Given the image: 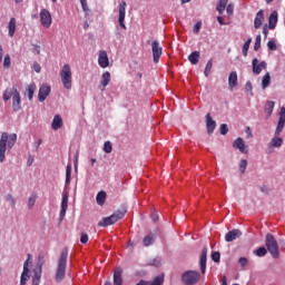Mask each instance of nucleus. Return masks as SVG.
I'll return each mask as SVG.
<instances>
[{
	"instance_id": "f257e3e1",
	"label": "nucleus",
	"mask_w": 285,
	"mask_h": 285,
	"mask_svg": "<svg viewBox=\"0 0 285 285\" xmlns=\"http://www.w3.org/2000/svg\"><path fill=\"white\" fill-rule=\"evenodd\" d=\"M17 144V134L8 135V132H2L0 138V161L3 164L6 161V150H12Z\"/></svg>"
},
{
	"instance_id": "f03ea898",
	"label": "nucleus",
	"mask_w": 285,
	"mask_h": 285,
	"mask_svg": "<svg viewBox=\"0 0 285 285\" xmlns=\"http://www.w3.org/2000/svg\"><path fill=\"white\" fill-rule=\"evenodd\" d=\"M3 101H10L12 99V108L14 112H19L21 110V94L17 89V86L11 88H7L2 96Z\"/></svg>"
},
{
	"instance_id": "7ed1b4c3",
	"label": "nucleus",
	"mask_w": 285,
	"mask_h": 285,
	"mask_svg": "<svg viewBox=\"0 0 285 285\" xmlns=\"http://www.w3.org/2000/svg\"><path fill=\"white\" fill-rule=\"evenodd\" d=\"M66 266H68V247H65L58 259L55 279L59 284L66 279Z\"/></svg>"
},
{
	"instance_id": "20e7f679",
	"label": "nucleus",
	"mask_w": 285,
	"mask_h": 285,
	"mask_svg": "<svg viewBox=\"0 0 285 285\" xmlns=\"http://www.w3.org/2000/svg\"><path fill=\"white\" fill-rule=\"evenodd\" d=\"M60 79L66 90H72V68H70V65L66 63L62 66L60 70Z\"/></svg>"
},
{
	"instance_id": "39448f33",
	"label": "nucleus",
	"mask_w": 285,
	"mask_h": 285,
	"mask_svg": "<svg viewBox=\"0 0 285 285\" xmlns=\"http://www.w3.org/2000/svg\"><path fill=\"white\" fill-rule=\"evenodd\" d=\"M265 246L268 253H271L272 257H274V259H277V257H279V244H277V239H275V236H273V234L266 235Z\"/></svg>"
},
{
	"instance_id": "423d86ee",
	"label": "nucleus",
	"mask_w": 285,
	"mask_h": 285,
	"mask_svg": "<svg viewBox=\"0 0 285 285\" xmlns=\"http://www.w3.org/2000/svg\"><path fill=\"white\" fill-rule=\"evenodd\" d=\"M202 279V274L195 271H187L181 275L183 284L185 285H195Z\"/></svg>"
},
{
	"instance_id": "0eeeda50",
	"label": "nucleus",
	"mask_w": 285,
	"mask_h": 285,
	"mask_svg": "<svg viewBox=\"0 0 285 285\" xmlns=\"http://www.w3.org/2000/svg\"><path fill=\"white\" fill-rule=\"evenodd\" d=\"M40 23L43 28H50L52 26V14H50L48 9H41Z\"/></svg>"
},
{
	"instance_id": "6e6552de",
	"label": "nucleus",
	"mask_w": 285,
	"mask_h": 285,
	"mask_svg": "<svg viewBox=\"0 0 285 285\" xmlns=\"http://www.w3.org/2000/svg\"><path fill=\"white\" fill-rule=\"evenodd\" d=\"M151 52L154 57V63H159V59H161L163 48L159 46V41L154 40L151 42Z\"/></svg>"
},
{
	"instance_id": "1a4fd4ad",
	"label": "nucleus",
	"mask_w": 285,
	"mask_h": 285,
	"mask_svg": "<svg viewBox=\"0 0 285 285\" xmlns=\"http://www.w3.org/2000/svg\"><path fill=\"white\" fill-rule=\"evenodd\" d=\"M252 66H253L254 75H262V70H266V68H268V65L266 63V61L259 62L257 58L253 59Z\"/></svg>"
},
{
	"instance_id": "9d476101",
	"label": "nucleus",
	"mask_w": 285,
	"mask_h": 285,
	"mask_svg": "<svg viewBox=\"0 0 285 285\" xmlns=\"http://www.w3.org/2000/svg\"><path fill=\"white\" fill-rule=\"evenodd\" d=\"M126 1L120 2L119 4V17H118V23L122 30H126Z\"/></svg>"
},
{
	"instance_id": "9b49d317",
	"label": "nucleus",
	"mask_w": 285,
	"mask_h": 285,
	"mask_svg": "<svg viewBox=\"0 0 285 285\" xmlns=\"http://www.w3.org/2000/svg\"><path fill=\"white\" fill-rule=\"evenodd\" d=\"M68 191L62 193V202H61V209H60V222L66 219V213L68 212Z\"/></svg>"
},
{
	"instance_id": "f8f14e48",
	"label": "nucleus",
	"mask_w": 285,
	"mask_h": 285,
	"mask_svg": "<svg viewBox=\"0 0 285 285\" xmlns=\"http://www.w3.org/2000/svg\"><path fill=\"white\" fill-rule=\"evenodd\" d=\"M126 213H128V208L126 206H121L112 215H110L111 219L114 220V224H117V222L124 219V217H126Z\"/></svg>"
},
{
	"instance_id": "ddd939ff",
	"label": "nucleus",
	"mask_w": 285,
	"mask_h": 285,
	"mask_svg": "<svg viewBox=\"0 0 285 285\" xmlns=\"http://www.w3.org/2000/svg\"><path fill=\"white\" fill-rule=\"evenodd\" d=\"M50 92H51L50 86H48L47 83L41 85L38 94V100L40 102H43L45 99H48V97L50 96Z\"/></svg>"
},
{
	"instance_id": "4468645a",
	"label": "nucleus",
	"mask_w": 285,
	"mask_h": 285,
	"mask_svg": "<svg viewBox=\"0 0 285 285\" xmlns=\"http://www.w3.org/2000/svg\"><path fill=\"white\" fill-rule=\"evenodd\" d=\"M284 126H285V107H282L279 112L278 124L275 131L276 136L282 135V130H284Z\"/></svg>"
},
{
	"instance_id": "2eb2a0df",
	"label": "nucleus",
	"mask_w": 285,
	"mask_h": 285,
	"mask_svg": "<svg viewBox=\"0 0 285 285\" xmlns=\"http://www.w3.org/2000/svg\"><path fill=\"white\" fill-rule=\"evenodd\" d=\"M98 65L100 68H108V66H110V60L108 59V52H106V50L99 51Z\"/></svg>"
},
{
	"instance_id": "dca6fc26",
	"label": "nucleus",
	"mask_w": 285,
	"mask_h": 285,
	"mask_svg": "<svg viewBox=\"0 0 285 285\" xmlns=\"http://www.w3.org/2000/svg\"><path fill=\"white\" fill-rule=\"evenodd\" d=\"M233 147L237 148L239 150V153H243V155H248V147L246 146V144L244 142L243 138H237L234 142H233Z\"/></svg>"
},
{
	"instance_id": "f3484780",
	"label": "nucleus",
	"mask_w": 285,
	"mask_h": 285,
	"mask_svg": "<svg viewBox=\"0 0 285 285\" xmlns=\"http://www.w3.org/2000/svg\"><path fill=\"white\" fill-rule=\"evenodd\" d=\"M206 128H207L208 135H213V132H215V128H217V122L213 120V117L210 116V114L206 115Z\"/></svg>"
},
{
	"instance_id": "a211bd4d",
	"label": "nucleus",
	"mask_w": 285,
	"mask_h": 285,
	"mask_svg": "<svg viewBox=\"0 0 285 285\" xmlns=\"http://www.w3.org/2000/svg\"><path fill=\"white\" fill-rule=\"evenodd\" d=\"M242 237V230L232 229L225 235V242H235V239H239Z\"/></svg>"
},
{
	"instance_id": "6ab92c4d",
	"label": "nucleus",
	"mask_w": 285,
	"mask_h": 285,
	"mask_svg": "<svg viewBox=\"0 0 285 285\" xmlns=\"http://www.w3.org/2000/svg\"><path fill=\"white\" fill-rule=\"evenodd\" d=\"M124 271L121 267H116L114 271V284L115 285H121L124 284V278L121 277Z\"/></svg>"
},
{
	"instance_id": "aec40b11",
	"label": "nucleus",
	"mask_w": 285,
	"mask_h": 285,
	"mask_svg": "<svg viewBox=\"0 0 285 285\" xmlns=\"http://www.w3.org/2000/svg\"><path fill=\"white\" fill-rule=\"evenodd\" d=\"M208 257V248H203L200 254V271L204 274H206V262Z\"/></svg>"
},
{
	"instance_id": "412c9836",
	"label": "nucleus",
	"mask_w": 285,
	"mask_h": 285,
	"mask_svg": "<svg viewBox=\"0 0 285 285\" xmlns=\"http://www.w3.org/2000/svg\"><path fill=\"white\" fill-rule=\"evenodd\" d=\"M52 130H59L60 128H63V119L60 115H56L53 117V120L51 122Z\"/></svg>"
},
{
	"instance_id": "4be33fe9",
	"label": "nucleus",
	"mask_w": 285,
	"mask_h": 285,
	"mask_svg": "<svg viewBox=\"0 0 285 285\" xmlns=\"http://www.w3.org/2000/svg\"><path fill=\"white\" fill-rule=\"evenodd\" d=\"M108 83H110V71H105L101 75V80H100V90L104 92V90H106V87L108 86Z\"/></svg>"
},
{
	"instance_id": "5701e85b",
	"label": "nucleus",
	"mask_w": 285,
	"mask_h": 285,
	"mask_svg": "<svg viewBox=\"0 0 285 285\" xmlns=\"http://www.w3.org/2000/svg\"><path fill=\"white\" fill-rule=\"evenodd\" d=\"M264 23V10H259L256 13L255 20H254V28L259 29L262 28Z\"/></svg>"
},
{
	"instance_id": "b1692460",
	"label": "nucleus",
	"mask_w": 285,
	"mask_h": 285,
	"mask_svg": "<svg viewBox=\"0 0 285 285\" xmlns=\"http://www.w3.org/2000/svg\"><path fill=\"white\" fill-rule=\"evenodd\" d=\"M237 71H232L228 76V87L233 90V88H237Z\"/></svg>"
},
{
	"instance_id": "393cba45",
	"label": "nucleus",
	"mask_w": 285,
	"mask_h": 285,
	"mask_svg": "<svg viewBox=\"0 0 285 285\" xmlns=\"http://www.w3.org/2000/svg\"><path fill=\"white\" fill-rule=\"evenodd\" d=\"M37 90V85L30 83L24 91V95L28 97L29 101H32V98L35 97V91Z\"/></svg>"
},
{
	"instance_id": "a878e982",
	"label": "nucleus",
	"mask_w": 285,
	"mask_h": 285,
	"mask_svg": "<svg viewBox=\"0 0 285 285\" xmlns=\"http://www.w3.org/2000/svg\"><path fill=\"white\" fill-rule=\"evenodd\" d=\"M268 26H269V30H275V26H277V11H273L269 14Z\"/></svg>"
},
{
	"instance_id": "bb28decb",
	"label": "nucleus",
	"mask_w": 285,
	"mask_h": 285,
	"mask_svg": "<svg viewBox=\"0 0 285 285\" xmlns=\"http://www.w3.org/2000/svg\"><path fill=\"white\" fill-rule=\"evenodd\" d=\"M115 224V220H112L111 216L104 217L99 223L98 226L100 228H107V226H112Z\"/></svg>"
},
{
	"instance_id": "cd10ccee",
	"label": "nucleus",
	"mask_w": 285,
	"mask_h": 285,
	"mask_svg": "<svg viewBox=\"0 0 285 285\" xmlns=\"http://www.w3.org/2000/svg\"><path fill=\"white\" fill-rule=\"evenodd\" d=\"M199 57L200 53L199 51H194L188 56V61L193 65V66H197V63H199Z\"/></svg>"
},
{
	"instance_id": "c85d7f7f",
	"label": "nucleus",
	"mask_w": 285,
	"mask_h": 285,
	"mask_svg": "<svg viewBox=\"0 0 285 285\" xmlns=\"http://www.w3.org/2000/svg\"><path fill=\"white\" fill-rule=\"evenodd\" d=\"M9 28V37H14V32L17 30V19L11 18L8 24Z\"/></svg>"
},
{
	"instance_id": "c756f323",
	"label": "nucleus",
	"mask_w": 285,
	"mask_h": 285,
	"mask_svg": "<svg viewBox=\"0 0 285 285\" xmlns=\"http://www.w3.org/2000/svg\"><path fill=\"white\" fill-rule=\"evenodd\" d=\"M274 109H275V101L268 100L265 105V112L267 115V119L273 115Z\"/></svg>"
},
{
	"instance_id": "7c9ffc66",
	"label": "nucleus",
	"mask_w": 285,
	"mask_h": 285,
	"mask_svg": "<svg viewBox=\"0 0 285 285\" xmlns=\"http://www.w3.org/2000/svg\"><path fill=\"white\" fill-rule=\"evenodd\" d=\"M106 191H99L96 196V202L98 204V206H104V204H106Z\"/></svg>"
},
{
	"instance_id": "2f4dec72",
	"label": "nucleus",
	"mask_w": 285,
	"mask_h": 285,
	"mask_svg": "<svg viewBox=\"0 0 285 285\" xmlns=\"http://www.w3.org/2000/svg\"><path fill=\"white\" fill-rule=\"evenodd\" d=\"M226 6H228V0H219L216 10L219 12V14H224V10H226Z\"/></svg>"
},
{
	"instance_id": "473e14b6",
	"label": "nucleus",
	"mask_w": 285,
	"mask_h": 285,
	"mask_svg": "<svg viewBox=\"0 0 285 285\" xmlns=\"http://www.w3.org/2000/svg\"><path fill=\"white\" fill-rule=\"evenodd\" d=\"M268 86H271V73L267 72L262 80V89L266 90V88H268Z\"/></svg>"
},
{
	"instance_id": "72a5a7b5",
	"label": "nucleus",
	"mask_w": 285,
	"mask_h": 285,
	"mask_svg": "<svg viewBox=\"0 0 285 285\" xmlns=\"http://www.w3.org/2000/svg\"><path fill=\"white\" fill-rule=\"evenodd\" d=\"M154 242H155V235H153V234L145 236L142 239L144 246H151V244H154Z\"/></svg>"
},
{
	"instance_id": "f704fd0d",
	"label": "nucleus",
	"mask_w": 285,
	"mask_h": 285,
	"mask_svg": "<svg viewBox=\"0 0 285 285\" xmlns=\"http://www.w3.org/2000/svg\"><path fill=\"white\" fill-rule=\"evenodd\" d=\"M71 175H72V165L69 164L67 165V168H66V186H69Z\"/></svg>"
},
{
	"instance_id": "c9c22d12",
	"label": "nucleus",
	"mask_w": 285,
	"mask_h": 285,
	"mask_svg": "<svg viewBox=\"0 0 285 285\" xmlns=\"http://www.w3.org/2000/svg\"><path fill=\"white\" fill-rule=\"evenodd\" d=\"M282 144H284V139L279 137H274L271 141V146H273V148H279L282 147Z\"/></svg>"
},
{
	"instance_id": "e433bc0d",
	"label": "nucleus",
	"mask_w": 285,
	"mask_h": 285,
	"mask_svg": "<svg viewBox=\"0 0 285 285\" xmlns=\"http://www.w3.org/2000/svg\"><path fill=\"white\" fill-rule=\"evenodd\" d=\"M253 42L252 38H248L243 45V55L244 57H248V49L250 48V43Z\"/></svg>"
},
{
	"instance_id": "4c0bfd02",
	"label": "nucleus",
	"mask_w": 285,
	"mask_h": 285,
	"mask_svg": "<svg viewBox=\"0 0 285 285\" xmlns=\"http://www.w3.org/2000/svg\"><path fill=\"white\" fill-rule=\"evenodd\" d=\"M210 70H213V59H209L206 63L204 75L205 77H209Z\"/></svg>"
},
{
	"instance_id": "58836bf2",
	"label": "nucleus",
	"mask_w": 285,
	"mask_h": 285,
	"mask_svg": "<svg viewBox=\"0 0 285 285\" xmlns=\"http://www.w3.org/2000/svg\"><path fill=\"white\" fill-rule=\"evenodd\" d=\"M247 166H248V160H246V159L240 160L239 170H240L242 175H244L246 173Z\"/></svg>"
},
{
	"instance_id": "ea45409f",
	"label": "nucleus",
	"mask_w": 285,
	"mask_h": 285,
	"mask_svg": "<svg viewBox=\"0 0 285 285\" xmlns=\"http://www.w3.org/2000/svg\"><path fill=\"white\" fill-rule=\"evenodd\" d=\"M104 151L107 153V154L112 153V142L105 141V144H104Z\"/></svg>"
},
{
	"instance_id": "a19ab883",
	"label": "nucleus",
	"mask_w": 285,
	"mask_h": 285,
	"mask_svg": "<svg viewBox=\"0 0 285 285\" xmlns=\"http://www.w3.org/2000/svg\"><path fill=\"white\" fill-rule=\"evenodd\" d=\"M268 253V249L266 247H259L256 249L257 257H264Z\"/></svg>"
},
{
	"instance_id": "79ce46f5",
	"label": "nucleus",
	"mask_w": 285,
	"mask_h": 285,
	"mask_svg": "<svg viewBox=\"0 0 285 285\" xmlns=\"http://www.w3.org/2000/svg\"><path fill=\"white\" fill-rule=\"evenodd\" d=\"M259 48H262V36H257L255 39V45H254V50H259Z\"/></svg>"
},
{
	"instance_id": "37998d69",
	"label": "nucleus",
	"mask_w": 285,
	"mask_h": 285,
	"mask_svg": "<svg viewBox=\"0 0 285 285\" xmlns=\"http://www.w3.org/2000/svg\"><path fill=\"white\" fill-rule=\"evenodd\" d=\"M212 259L213 262H215L216 264H219V259H222V254H219V252H214L212 254Z\"/></svg>"
},
{
	"instance_id": "c03bdc74",
	"label": "nucleus",
	"mask_w": 285,
	"mask_h": 285,
	"mask_svg": "<svg viewBox=\"0 0 285 285\" xmlns=\"http://www.w3.org/2000/svg\"><path fill=\"white\" fill-rule=\"evenodd\" d=\"M151 284H155V285H161L164 284V276L159 275V276H156L154 278V281L151 282Z\"/></svg>"
},
{
	"instance_id": "a18cd8bd",
	"label": "nucleus",
	"mask_w": 285,
	"mask_h": 285,
	"mask_svg": "<svg viewBox=\"0 0 285 285\" xmlns=\"http://www.w3.org/2000/svg\"><path fill=\"white\" fill-rule=\"evenodd\" d=\"M40 282H41V273L35 274V276L32 277V285H39Z\"/></svg>"
},
{
	"instance_id": "49530a36",
	"label": "nucleus",
	"mask_w": 285,
	"mask_h": 285,
	"mask_svg": "<svg viewBox=\"0 0 285 285\" xmlns=\"http://www.w3.org/2000/svg\"><path fill=\"white\" fill-rule=\"evenodd\" d=\"M37 203V195H33L29 198V202H28V207L29 208H32V206H35V204Z\"/></svg>"
},
{
	"instance_id": "de8ad7c7",
	"label": "nucleus",
	"mask_w": 285,
	"mask_h": 285,
	"mask_svg": "<svg viewBox=\"0 0 285 285\" xmlns=\"http://www.w3.org/2000/svg\"><path fill=\"white\" fill-rule=\"evenodd\" d=\"M88 239H89L88 235L82 232L80 234V242H81V244H88Z\"/></svg>"
},
{
	"instance_id": "09e8293b",
	"label": "nucleus",
	"mask_w": 285,
	"mask_h": 285,
	"mask_svg": "<svg viewBox=\"0 0 285 285\" xmlns=\"http://www.w3.org/2000/svg\"><path fill=\"white\" fill-rule=\"evenodd\" d=\"M220 135H228V125L226 124L220 125Z\"/></svg>"
},
{
	"instance_id": "8fccbe9b",
	"label": "nucleus",
	"mask_w": 285,
	"mask_h": 285,
	"mask_svg": "<svg viewBox=\"0 0 285 285\" xmlns=\"http://www.w3.org/2000/svg\"><path fill=\"white\" fill-rule=\"evenodd\" d=\"M6 199H7V202H9V204H11V206L14 207V204H16L14 196H12L11 194H8L6 196Z\"/></svg>"
},
{
	"instance_id": "3c124183",
	"label": "nucleus",
	"mask_w": 285,
	"mask_h": 285,
	"mask_svg": "<svg viewBox=\"0 0 285 285\" xmlns=\"http://www.w3.org/2000/svg\"><path fill=\"white\" fill-rule=\"evenodd\" d=\"M238 264L244 268L245 266L248 265V258L240 257L239 261H238Z\"/></svg>"
},
{
	"instance_id": "603ef678",
	"label": "nucleus",
	"mask_w": 285,
	"mask_h": 285,
	"mask_svg": "<svg viewBox=\"0 0 285 285\" xmlns=\"http://www.w3.org/2000/svg\"><path fill=\"white\" fill-rule=\"evenodd\" d=\"M235 11V6L233 3H229L226 8V12L227 14H233V12Z\"/></svg>"
},
{
	"instance_id": "864d4df0",
	"label": "nucleus",
	"mask_w": 285,
	"mask_h": 285,
	"mask_svg": "<svg viewBox=\"0 0 285 285\" xmlns=\"http://www.w3.org/2000/svg\"><path fill=\"white\" fill-rule=\"evenodd\" d=\"M28 279H30V276L27 274V275H23L21 274V277H20V284H27Z\"/></svg>"
},
{
	"instance_id": "5fc2aeb1",
	"label": "nucleus",
	"mask_w": 285,
	"mask_h": 285,
	"mask_svg": "<svg viewBox=\"0 0 285 285\" xmlns=\"http://www.w3.org/2000/svg\"><path fill=\"white\" fill-rule=\"evenodd\" d=\"M267 47L271 49V50H277V45L275 43V41L271 40L267 42Z\"/></svg>"
},
{
	"instance_id": "6e6d98bb",
	"label": "nucleus",
	"mask_w": 285,
	"mask_h": 285,
	"mask_svg": "<svg viewBox=\"0 0 285 285\" xmlns=\"http://www.w3.org/2000/svg\"><path fill=\"white\" fill-rule=\"evenodd\" d=\"M245 90L246 92H253V83L250 81L245 83Z\"/></svg>"
},
{
	"instance_id": "4d7b16f0",
	"label": "nucleus",
	"mask_w": 285,
	"mask_h": 285,
	"mask_svg": "<svg viewBox=\"0 0 285 285\" xmlns=\"http://www.w3.org/2000/svg\"><path fill=\"white\" fill-rule=\"evenodd\" d=\"M3 66H4V68H10V56L9 55H7L4 57Z\"/></svg>"
},
{
	"instance_id": "13d9d810",
	"label": "nucleus",
	"mask_w": 285,
	"mask_h": 285,
	"mask_svg": "<svg viewBox=\"0 0 285 285\" xmlns=\"http://www.w3.org/2000/svg\"><path fill=\"white\" fill-rule=\"evenodd\" d=\"M43 259H45L43 254H40L38 256V266H39V268H41L43 266Z\"/></svg>"
},
{
	"instance_id": "bf43d9fd",
	"label": "nucleus",
	"mask_w": 285,
	"mask_h": 285,
	"mask_svg": "<svg viewBox=\"0 0 285 285\" xmlns=\"http://www.w3.org/2000/svg\"><path fill=\"white\" fill-rule=\"evenodd\" d=\"M33 53L35 55H41V46L35 45L33 46Z\"/></svg>"
},
{
	"instance_id": "052dcab7",
	"label": "nucleus",
	"mask_w": 285,
	"mask_h": 285,
	"mask_svg": "<svg viewBox=\"0 0 285 285\" xmlns=\"http://www.w3.org/2000/svg\"><path fill=\"white\" fill-rule=\"evenodd\" d=\"M200 28H202V22H197V23L195 24V27H194V32H195V35H198V33H199Z\"/></svg>"
},
{
	"instance_id": "680f3d73",
	"label": "nucleus",
	"mask_w": 285,
	"mask_h": 285,
	"mask_svg": "<svg viewBox=\"0 0 285 285\" xmlns=\"http://www.w3.org/2000/svg\"><path fill=\"white\" fill-rule=\"evenodd\" d=\"M81 6H82V10L85 12H88V0H85V1H80Z\"/></svg>"
},
{
	"instance_id": "e2e57ef3",
	"label": "nucleus",
	"mask_w": 285,
	"mask_h": 285,
	"mask_svg": "<svg viewBox=\"0 0 285 285\" xmlns=\"http://www.w3.org/2000/svg\"><path fill=\"white\" fill-rule=\"evenodd\" d=\"M151 266H160L161 265V261L154 258L150 263Z\"/></svg>"
},
{
	"instance_id": "0e129e2a",
	"label": "nucleus",
	"mask_w": 285,
	"mask_h": 285,
	"mask_svg": "<svg viewBox=\"0 0 285 285\" xmlns=\"http://www.w3.org/2000/svg\"><path fill=\"white\" fill-rule=\"evenodd\" d=\"M33 69L36 72H41V65H39L38 62H35Z\"/></svg>"
},
{
	"instance_id": "69168bd1",
	"label": "nucleus",
	"mask_w": 285,
	"mask_h": 285,
	"mask_svg": "<svg viewBox=\"0 0 285 285\" xmlns=\"http://www.w3.org/2000/svg\"><path fill=\"white\" fill-rule=\"evenodd\" d=\"M217 21L220 26H226V22H224V18L222 16L217 17Z\"/></svg>"
},
{
	"instance_id": "338daca9",
	"label": "nucleus",
	"mask_w": 285,
	"mask_h": 285,
	"mask_svg": "<svg viewBox=\"0 0 285 285\" xmlns=\"http://www.w3.org/2000/svg\"><path fill=\"white\" fill-rule=\"evenodd\" d=\"M151 219H153V222H155V223L159 222V215H158V214H153V215H151Z\"/></svg>"
},
{
	"instance_id": "774afa93",
	"label": "nucleus",
	"mask_w": 285,
	"mask_h": 285,
	"mask_svg": "<svg viewBox=\"0 0 285 285\" xmlns=\"http://www.w3.org/2000/svg\"><path fill=\"white\" fill-rule=\"evenodd\" d=\"M222 285H228L226 276H223Z\"/></svg>"
}]
</instances>
